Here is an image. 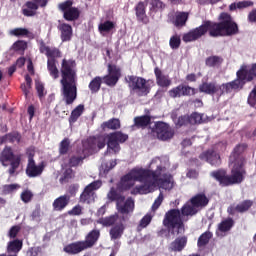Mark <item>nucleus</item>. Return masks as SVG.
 <instances>
[{
    "instance_id": "f257e3e1",
    "label": "nucleus",
    "mask_w": 256,
    "mask_h": 256,
    "mask_svg": "<svg viewBox=\"0 0 256 256\" xmlns=\"http://www.w3.org/2000/svg\"><path fill=\"white\" fill-rule=\"evenodd\" d=\"M219 22L206 20L197 28L183 34L182 41L191 43L201 39L203 35L209 33L210 37H233L239 33V25L233 21L231 14L222 12L219 17Z\"/></svg>"
},
{
    "instance_id": "f03ea898",
    "label": "nucleus",
    "mask_w": 256,
    "mask_h": 256,
    "mask_svg": "<svg viewBox=\"0 0 256 256\" xmlns=\"http://www.w3.org/2000/svg\"><path fill=\"white\" fill-rule=\"evenodd\" d=\"M247 144L242 143L235 146L233 149L230 160L234 163L231 169V175L227 174V170L218 169L211 172V177L218 181L221 187H231V185H240L245 181V175L247 171L245 170V159L241 157L244 151H247Z\"/></svg>"
},
{
    "instance_id": "7ed1b4c3",
    "label": "nucleus",
    "mask_w": 256,
    "mask_h": 256,
    "mask_svg": "<svg viewBox=\"0 0 256 256\" xmlns=\"http://www.w3.org/2000/svg\"><path fill=\"white\" fill-rule=\"evenodd\" d=\"M154 175L149 169L134 168L126 175L122 176L120 182L117 184L118 191H129L131 195H147L151 193V186L153 185ZM143 183L135 187V182Z\"/></svg>"
},
{
    "instance_id": "20e7f679",
    "label": "nucleus",
    "mask_w": 256,
    "mask_h": 256,
    "mask_svg": "<svg viewBox=\"0 0 256 256\" xmlns=\"http://www.w3.org/2000/svg\"><path fill=\"white\" fill-rule=\"evenodd\" d=\"M61 91L66 105H73L77 99V62L64 58L60 68Z\"/></svg>"
},
{
    "instance_id": "39448f33",
    "label": "nucleus",
    "mask_w": 256,
    "mask_h": 256,
    "mask_svg": "<svg viewBox=\"0 0 256 256\" xmlns=\"http://www.w3.org/2000/svg\"><path fill=\"white\" fill-rule=\"evenodd\" d=\"M128 139L129 135L124 134L121 131L101 136H93L87 140V150L97 152L101 151V149H105V145H107L108 151H113V153L117 154L121 151L120 143H125Z\"/></svg>"
},
{
    "instance_id": "423d86ee",
    "label": "nucleus",
    "mask_w": 256,
    "mask_h": 256,
    "mask_svg": "<svg viewBox=\"0 0 256 256\" xmlns=\"http://www.w3.org/2000/svg\"><path fill=\"white\" fill-rule=\"evenodd\" d=\"M107 199L112 203L116 202V209L122 215L121 220L129 221V214L135 211V201H133V198L129 197L125 200V196L112 187L107 194Z\"/></svg>"
},
{
    "instance_id": "0eeeda50",
    "label": "nucleus",
    "mask_w": 256,
    "mask_h": 256,
    "mask_svg": "<svg viewBox=\"0 0 256 256\" xmlns=\"http://www.w3.org/2000/svg\"><path fill=\"white\" fill-rule=\"evenodd\" d=\"M162 224L171 235H181L185 231V223L179 209L168 210L164 215Z\"/></svg>"
},
{
    "instance_id": "6e6552de",
    "label": "nucleus",
    "mask_w": 256,
    "mask_h": 256,
    "mask_svg": "<svg viewBox=\"0 0 256 256\" xmlns=\"http://www.w3.org/2000/svg\"><path fill=\"white\" fill-rule=\"evenodd\" d=\"M233 91L238 93L234 80L221 85L217 84V82H203L199 85V92L204 93L205 95H217V97H223L225 93L229 95V93H233Z\"/></svg>"
},
{
    "instance_id": "1a4fd4ad",
    "label": "nucleus",
    "mask_w": 256,
    "mask_h": 256,
    "mask_svg": "<svg viewBox=\"0 0 256 256\" xmlns=\"http://www.w3.org/2000/svg\"><path fill=\"white\" fill-rule=\"evenodd\" d=\"M131 93H135L137 97H147L151 93L150 80H147L141 76L128 75L125 77Z\"/></svg>"
},
{
    "instance_id": "9d476101",
    "label": "nucleus",
    "mask_w": 256,
    "mask_h": 256,
    "mask_svg": "<svg viewBox=\"0 0 256 256\" xmlns=\"http://www.w3.org/2000/svg\"><path fill=\"white\" fill-rule=\"evenodd\" d=\"M0 162L3 167H9L8 174L10 177L17 175V169L21 166V154H15L13 148L6 146L0 154Z\"/></svg>"
},
{
    "instance_id": "9b49d317",
    "label": "nucleus",
    "mask_w": 256,
    "mask_h": 256,
    "mask_svg": "<svg viewBox=\"0 0 256 256\" xmlns=\"http://www.w3.org/2000/svg\"><path fill=\"white\" fill-rule=\"evenodd\" d=\"M254 79H256V63L252 64L250 67L242 65L236 72V79H234L237 91L243 90L245 85L251 83Z\"/></svg>"
},
{
    "instance_id": "f8f14e48",
    "label": "nucleus",
    "mask_w": 256,
    "mask_h": 256,
    "mask_svg": "<svg viewBox=\"0 0 256 256\" xmlns=\"http://www.w3.org/2000/svg\"><path fill=\"white\" fill-rule=\"evenodd\" d=\"M151 129V135L159 141H171L175 137V129L163 121L155 122Z\"/></svg>"
},
{
    "instance_id": "ddd939ff",
    "label": "nucleus",
    "mask_w": 256,
    "mask_h": 256,
    "mask_svg": "<svg viewBox=\"0 0 256 256\" xmlns=\"http://www.w3.org/2000/svg\"><path fill=\"white\" fill-rule=\"evenodd\" d=\"M159 172H158V171ZM156 171H152L150 170V173H152L154 175L153 179V185L150 186V191L151 189H153V187H160V189H165V191H171V189H173V181H172V177L171 175L165 174L163 175L162 178L161 177V166L157 167Z\"/></svg>"
},
{
    "instance_id": "4468645a",
    "label": "nucleus",
    "mask_w": 256,
    "mask_h": 256,
    "mask_svg": "<svg viewBox=\"0 0 256 256\" xmlns=\"http://www.w3.org/2000/svg\"><path fill=\"white\" fill-rule=\"evenodd\" d=\"M59 11L63 13L65 21H77L79 19V8L73 7V0H66L58 5Z\"/></svg>"
},
{
    "instance_id": "2eb2a0df",
    "label": "nucleus",
    "mask_w": 256,
    "mask_h": 256,
    "mask_svg": "<svg viewBox=\"0 0 256 256\" xmlns=\"http://www.w3.org/2000/svg\"><path fill=\"white\" fill-rule=\"evenodd\" d=\"M101 185L102 183L100 180H96L88 184L84 188L83 192L80 194L79 202L83 204L86 203L87 205H91V203L95 201V191H97V189H101Z\"/></svg>"
},
{
    "instance_id": "dca6fc26",
    "label": "nucleus",
    "mask_w": 256,
    "mask_h": 256,
    "mask_svg": "<svg viewBox=\"0 0 256 256\" xmlns=\"http://www.w3.org/2000/svg\"><path fill=\"white\" fill-rule=\"evenodd\" d=\"M121 79V68L117 65L109 64L108 65V75L102 77V83H105L108 87H115Z\"/></svg>"
},
{
    "instance_id": "f3484780",
    "label": "nucleus",
    "mask_w": 256,
    "mask_h": 256,
    "mask_svg": "<svg viewBox=\"0 0 256 256\" xmlns=\"http://www.w3.org/2000/svg\"><path fill=\"white\" fill-rule=\"evenodd\" d=\"M33 1H27L23 5L22 15H24V17H35V15H37V9H39V7H47V3H49V0H33Z\"/></svg>"
},
{
    "instance_id": "a211bd4d",
    "label": "nucleus",
    "mask_w": 256,
    "mask_h": 256,
    "mask_svg": "<svg viewBox=\"0 0 256 256\" xmlns=\"http://www.w3.org/2000/svg\"><path fill=\"white\" fill-rule=\"evenodd\" d=\"M199 159L200 161H205L206 163H209V165H212V167H219V165H221V155H219V153L213 148L202 152L199 155Z\"/></svg>"
},
{
    "instance_id": "6ab92c4d",
    "label": "nucleus",
    "mask_w": 256,
    "mask_h": 256,
    "mask_svg": "<svg viewBox=\"0 0 256 256\" xmlns=\"http://www.w3.org/2000/svg\"><path fill=\"white\" fill-rule=\"evenodd\" d=\"M45 170V162H41L39 165L35 164L33 157H29L26 167V175L30 178L39 177Z\"/></svg>"
},
{
    "instance_id": "aec40b11",
    "label": "nucleus",
    "mask_w": 256,
    "mask_h": 256,
    "mask_svg": "<svg viewBox=\"0 0 256 256\" xmlns=\"http://www.w3.org/2000/svg\"><path fill=\"white\" fill-rule=\"evenodd\" d=\"M253 207V200H243L242 202L235 205H230L227 208L228 215H235L236 213H247L249 209Z\"/></svg>"
},
{
    "instance_id": "412c9836",
    "label": "nucleus",
    "mask_w": 256,
    "mask_h": 256,
    "mask_svg": "<svg viewBox=\"0 0 256 256\" xmlns=\"http://www.w3.org/2000/svg\"><path fill=\"white\" fill-rule=\"evenodd\" d=\"M190 205H193L194 209L201 211L209 205V198L205 193L201 192L192 196L189 200Z\"/></svg>"
},
{
    "instance_id": "4be33fe9",
    "label": "nucleus",
    "mask_w": 256,
    "mask_h": 256,
    "mask_svg": "<svg viewBox=\"0 0 256 256\" xmlns=\"http://www.w3.org/2000/svg\"><path fill=\"white\" fill-rule=\"evenodd\" d=\"M154 74L158 87H162V89H168V87H171L173 81L169 75L163 74V71L159 67L154 68Z\"/></svg>"
},
{
    "instance_id": "5701e85b",
    "label": "nucleus",
    "mask_w": 256,
    "mask_h": 256,
    "mask_svg": "<svg viewBox=\"0 0 256 256\" xmlns=\"http://www.w3.org/2000/svg\"><path fill=\"white\" fill-rule=\"evenodd\" d=\"M136 18L139 23L143 25H148L149 17L147 16V4L145 2H139L135 8Z\"/></svg>"
},
{
    "instance_id": "b1692460",
    "label": "nucleus",
    "mask_w": 256,
    "mask_h": 256,
    "mask_svg": "<svg viewBox=\"0 0 256 256\" xmlns=\"http://www.w3.org/2000/svg\"><path fill=\"white\" fill-rule=\"evenodd\" d=\"M125 222L126 221L122 220L120 217V221L111 227L109 235L112 241H117V239L123 237V233H125Z\"/></svg>"
},
{
    "instance_id": "393cba45",
    "label": "nucleus",
    "mask_w": 256,
    "mask_h": 256,
    "mask_svg": "<svg viewBox=\"0 0 256 256\" xmlns=\"http://www.w3.org/2000/svg\"><path fill=\"white\" fill-rule=\"evenodd\" d=\"M87 248L83 241H76L64 246L63 251L68 255H79L82 251H85Z\"/></svg>"
},
{
    "instance_id": "a878e982",
    "label": "nucleus",
    "mask_w": 256,
    "mask_h": 256,
    "mask_svg": "<svg viewBox=\"0 0 256 256\" xmlns=\"http://www.w3.org/2000/svg\"><path fill=\"white\" fill-rule=\"evenodd\" d=\"M40 53H44L48 59H59L61 58V50L57 47H49L45 42L40 43Z\"/></svg>"
},
{
    "instance_id": "bb28decb",
    "label": "nucleus",
    "mask_w": 256,
    "mask_h": 256,
    "mask_svg": "<svg viewBox=\"0 0 256 256\" xmlns=\"http://www.w3.org/2000/svg\"><path fill=\"white\" fill-rule=\"evenodd\" d=\"M99 237H101V231L99 229H93L86 235L85 240H82V242L86 246V249H91V247L97 244Z\"/></svg>"
},
{
    "instance_id": "cd10ccee",
    "label": "nucleus",
    "mask_w": 256,
    "mask_h": 256,
    "mask_svg": "<svg viewBox=\"0 0 256 256\" xmlns=\"http://www.w3.org/2000/svg\"><path fill=\"white\" fill-rule=\"evenodd\" d=\"M58 31H60V39L62 43H67L73 39V27L70 24L62 23L58 26Z\"/></svg>"
},
{
    "instance_id": "c85d7f7f",
    "label": "nucleus",
    "mask_w": 256,
    "mask_h": 256,
    "mask_svg": "<svg viewBox=\"0 0 256 256\" xmlns=\"http://www.w3.org/2000/svg\"><path fill=\"white\" fill-rule=\"evenodd\" d=\"M71 203V196L65 194L61 195L54 200L52 203L53 211H64L67 206Z\"/></svg>"
},
{
    "instance_id": "c756f323",
    "label": "nucleus",
    "mask_w": 256,
    "mask_h": 256,
    "mask_svg": "<svg viewBox=\"0 0 256 256\" xmlns=\"http://www.w3.org/2000/svg\"><path fill=\"white\" fill-rule=\"evenodd\" d=\"M23 249V240L14 239L7 244L6 251L9 255H19V251Z\"/></svg>"
},
{
    "instance_id": "7c9ffc66",
    "label": "nucleus",
    "mask_w": 256,
    "mask_h": 256,
    "mask_svg": "<svg viewBox=\"0 0 256 256\" xmlns=\"http://www.w3.org/2000/svg\"><path fill=\"white\" fill-rule=\"evenodd\" d=\"M9 35L11 37H27L28 39H35V34L33 32L29 31L27 28H14L9 31Z\"/></svg>"
},
{
    "instance_id": "2f4dec72",
    "label": "nucleus",
    "mask_w": 256,
    "mask_h": 256,
    "mask_svg": "<svg viewBox=\"0 0 256 256\" xmlns=\"http://www.w3.org/2000/svg\"><path fill=\"white\" fill-rule=\"evenodd\" d=\"M119 220V214H112L110 216L99 218L96 223L102 227H114L115 223Z\"/></svg>"
},
{
    "instance_id": "473e14b6",
    "label": "nucleus",
    "mask_w": 256,
    "mask_h": 256,
    "mask_svg": "<svg viewBox=\"0 0 256 256\" xmlns=\"http://www.w3.org/2000/svg\"><path fill=\"white\" fill-rule=\"evenodd\" d=\"M151 125V116L142 115L134 118V127L137 129H147Z\"/></svg>"
},
{
    "instance_id": "72a5a7b5",
    "label": "nucleus",
    "mask_w": 256,
    "mask_h": 256,
    "mask_svg": "<svg viewBox=\"0 0 256 256\" xmlns=\"http://www.w3.org/2000/svg\"><path fill=\"white\" fill-rule=\"evenodd\" d=\"M103 85V77L95 76L88 84V89L91 95H96L98 91H101V86Z\"/></svg>"
},
{
    "instance_id": "f704fd0d",
    "label": "nucleus",
    "mask_w": 256,
    "mask_h": 256,
    "mask_svg": "<svg viewBox=\"0 0 256 256\" xmlns=\"http://www.w3.org/2000/svg\"><path fill=\"white\" fill-rule=\"evenodd\" d=\"M187 246V237L182 236L176 238L173 242L170 244V250L174 252H180Z\"/></svg>"
},
{
    "instance_id": "c9c22d12",
    "label": "nucleus",
    "mask_w": 256,
    "mask_h": 256,
    "mask_svg": "<svg viewBox=\"0 0 256 256\" xmlns=\"http://www.w3.org/2000/svg\"><path fill=\"white\" fill-rule=\"evenodd\" d=\"M21 133L12 131L1 137V143H21Z\"/></svg>"
},
{
    "instance_id": "e433bc0d",
    "label": "nucleus",
    "mask_w": 256,
    "mask_h": 256,
    "mask_svg": "<svg viewBox=\"0 0 256 256\" xmlns=\"http://www.w3.org/2000/svg\"><path fill=\"white\" fill-rule=\"evenodd\" d=\"M233 227H235V220L228 217L218 224V231H220V233H229Z\"/></svg>"
},
{
    "instance_id": "4c0bfd02",
    "label": "nucleus",
    "mask_w": 256,
    "mask_h": 256,
    "mask_svg": "<svg viewBox=\"0 0 256 256\" xmlns=\"http://www.w3.org/2000/svg\"><path fill=\"white\" fill-rule=\"evenodd\" d=\"M199 213L198 210L195 209L193 204L186 203L180 209V217H193Z\"/></svg>"
},
{
    "instance_id": "58836bf2",
    "label": "nucleus",
    "mask_w": 256,
    "mask_h": 256,
    "mask_svg": "<svg viewBox=\"0 0 256 256\" xmlns=\"http://www.w3.org/2000/svg\"><path fill=\"white\" fill-rule=\"evenodd\" d=\"M27 47H29L27 41L17 40L12 44L11 51H14V53H18L19 55H25V51H27Z\"/></svg>"
},
{
    "instance_id": "ea45409f",
    "label": "nucleus",
    "mask_w": 256,
    "mask_h": 256,
    "mask_svg": "<svg viewBox=\"0 0 256 256\" xmlns=\"http://www.w3.org/2000/svg\"><path fill=\"white\" fill-rule=\"evenodd\" d=\"M47 70L50 74V77H52V79H54V80L59 79V68H57V60L48 59L47 60Z\"/></svg>"
},
{
    "instance_id": "a19ab883",
    "label": "nucleus",
    "mask_w": 256,
    "mask_h": 256,
    "mask_svg": "<svg viewBox=\"0 0 256 256\" xmlns=\"http://www.w3.org/2000/svg\"><path fill=\"white\" fill-rule=\"evenodd\" d=\"M187 19H189V14L187 12H179L176 14L172 23L175 27H185V25H187Z\"/></svg>"
},
{
    "instance_id": "79ce46f5",
    "label": "nucleus",
    "mask_w": 256,
    "mask_h": 256,
    "mask_svg": "<svg viewBox=\"0 0 256 256\" xmlns=\"http://www.w3.org/2000/svg\"><path fill=\"white\" fill-rule=\"evenodd\" d=\"M85 111V105L79 104L74 110H72L71 115L69 117V123L70 125H73V123H77V120L81 115H83V112Z\"/></svg>"
},
{
    "instance_id": "37998d69",
    "label": "nucleus",
    "mask_w": 256,
    "mask_h": 256,
    "mask_svg": "<svg viewBox=\"0 0 256 256\" xmlns=\"http://www.w3.org/2000/svg\"><path fill=\"white\" fill-rule=\"evenodd\" d=\"M205 65L206 67H221L223 65V57L217 55L207 57Z\"/></svg>"
},
{
    "instance_id": "c03bdc74",
    "label": "nucleus",
    "mask_w": 256,
    "mask_h": 256,
    "mask_svg": "<svg viewBox=\"0 0 256 256\" xmlns=\"http://www.w3.org/2000/svg\"><path fill=\"white\" fill-rule=\"evenodd\" d=\"M211 239H213L212 232L206 231V232L202 233L197 241L198 247L201 248V247H205V246L209 245V241H211Z\"/></svg>"
},
{
    "instance_id": "a18cd8bd",
    "label": "nucleus",
    "mask_w": 256,
    "mask_h": 256,
    "mask_svg": "<svg viewBox=\"0 0 256 256\" xmlns=\"http://www.w3.org/2000/svg\"><path fill=\"white\" fill-rule=\"evenodd\" d=\"M103 129H111L112 131H117L121 129V121L118 118H112L102 124Z\"/></svg>"
},
{
    "instance_id": "49530a36",
    "label": "nucleus",
    "mask_w": 256,
    "mask_h": 256,
    "mask_svg": "<svg viewBox=\"0 0 256 256\" xmlns=\"http://www.w3.org/2000/svg\"><path fill=\"white\" fill-rule=\"evenodd\" d=\"M59 155H67L69 151H71V140L69 138H64L60 143H59Z\"/></svg>"
},
{
    "instance_id": "de8ad7c7",
    "label": "nucleus",
    "mask_w": 256,
    "mask_h": 256,
    "mask_svg": "<svg viewBox=\"0 0 256 256\" xmlns=\"http://www.w3.org/2000/svg\"><path fill=\"white\" fill-rule=\"evenodd\" d=\"M115 29V23L113 21H105L104 23H100L98 26V31L103 35V33H110V31H113Z\"/></svg>"
},
{
    "instance_id": "09e8293b",
    "label": "nucleus",
    "mask_w": 256,
    "mask_h": 256,
    "mask_svg": "<svg viewBox=\"0 0 256 256\" xmlns=\"http://www.w3.org/2000/svg\"><path fill=\"white\" fill-rule=\"evenodd\" d=\"M168 97H170V99H180V97H184L182 84L170 89L168 91Z\"/></svg>"
},
{
    "instance_id": "8fccbe9b",
    "label": "nucleus",
    "mask_w": 256,
    "mask_h": 256,
    "mask_svg": "<svg viewBox=\"0 0 256 256\" xmlns=\"http://www.w3.org/2000/svg\"><path fill=\"white\" fill-rule=\"evenodd\" d=\"M247 7H253V1H241L238 3H232L229 5V11H236L237 9H247Z\"/></svg>"
},
{
    "instance_id": "3c124183",
    "label": "nucleus",
    "mask_w": 256,
    "mask_h": 256,
    "mask_svg": "<svg viewBox=\"0 0 256 256\" xmlns=\"http://www.w3.org/2000/svg\"><path fill=\"white\" fill-rule=\"evenodd\" d=\"M170 49L177 50L181 47V36L179 34H175L170 37L169 40Z\"/></svg>"
},
{
    "instance_id": "603ef678",
    "label": "nucleus",
    "mask_w": 256,
    "mask_h": 256,
    "mask_svg": "<svg viewBox=\"0 0 256 256\" xmlns=\"http://www.w3.org/2000/svg\"><path fill=\"white\" fill-rule=\"evenodd\" d=\"M75 178V172L73 169L68 168L64 171L63 176L60 178V183H69L71 179Z\"/></svg>"
},
{
    "instance_id": "864d4df0",
    "label": "nucleus",
    "mask_w": 256,
    "mask_h": 256,
    "mask_svg": "<svg viewBox=\"0 0 256 256\" xmlns=\"http://www.w3.org/2000/svg\"><path fill=\"white\" fill-rule=\"evenodd\" d=\"M182 95L184 97H193V95H197V89L189 85L182 84Z\"/></svg>"
},
{
    "instance_id": "5fc2aeb1",
    "label": "nucleus",
    "mask_w": 256,
    "mask_h": 256,
    "mask_svg": "<svg viewBox=\"0 0 256 256\" xmlns=\"http://www.w3.org/2000/svg\"><path fill=\"white\" fill-rule=\"evenodd\" d=\"M85 160V157L83 156H71L69 159V167H79V165H83V161Z\"/></svg>"
},
{
    "instance_id": "6e6d98bb",
    "label": "nucleus",
    "mask_w": 256,
    "mask_h": 256,
    "mask_svg": "<svg viewBox=\"0 0 256 256\" xmlns=\"http://www.w3.org/2000/svg\"><path fill=\"white\" fill-rule=\"evenodd\" d=\"M20 199L23 203H31L33 200V192L29 189L24 190L20 195Z\"/></svg>"
},
{
    "instance_id": "4d7b16f0",
    "label": "nucleus",
    "mask_w": 256,
    "mask_h": 256,
    "mask_svg": "<svg viewBox=\"0 0 256 256\" xmlns=\"http://www.w3.org/2000/svg\"><path fill=\"white\" fill-rule=\"evenodd\" d=\"M150 11H159V9H165V3L161 0H150Z\"/></svg>"
},
{
    "instance_id": "13d9d810",
    "label": "nucleus",
    "mask_w": 256,
    "mask_h": 256,
    "mask_svg": "<svg viewBox=\"0 0 256 256\" xmlns=\"http://www.w3.org/2000/svg\"><path fill=\"white\" fill-rule=\"evenodd\" d=\"M189 117L190 120V125H197L199 123H202L203 121V116L201 114L194 112L192 113Z\"/></svg>"
},
{
    "instance_id": "bf43d9fd",
    "label": "nucleus",
    "mask_w": 256,
    "mask_h": 256,
    "mask_svg": "<svg viewBox=\"0 0 256 256\" xmlns=\"http://www.w3.org/2000/svg\"><path fill=\"white\" fill-rule=\"evenodd\" d=\"M68 215L72 217H77L79 215H83V206L77 204L71 210L68 211Z\"/></svg>"
},
{
    "instance_id": "052dcab7",
    "label": "nucleus",
    "mask_w": 256,
    "mask_h": 256,
    "mask_svg": "<svg viewBox=\"0 0 256 256\" xmlns=\"http://www.w3.org/2000/svg\"><path fill=\"white\" fill-rule=\"evenodd\" d=\"M35 88H36V91L38 93V97L39 99H43V97H45L46 93H45V86L43 85L42 82H36L35 83Z\"/></svg>"
},
{
    "instance_id": "680f3d73",
    "label": "nucleus",
    "mask_w": 256,
    "mask_h": 256,
    "mask_svg": "<svg viewBox=\"0 0 256 256\" xmlns=\"http://www.w3.org/2000/svg\"><path fill=\"white\" fill-rule=\"evenodd\" d=\"M151 215H145L141 220H140V223H139V226H138V231H140L141 229H145V227H147L149 225V223H151Z\"/></svg>"
},
{
    "instance_id": "e2e57ef3",
    "label": "nucleus",
    "mask_w": 256,
    "mask_h": 256,
    "mask_svg": "<svg viewBox=\"0 0 256 256\" xmlns=\"http://www.w3.org/2000/svg\"><path fill=\"white\" fill-rule=\"evenodd\" d=\"M185 125H191V122L189 120V116H187V115L180 116L178 118V120L176 121V126L177 127H183Z\"/></svg>"
},
{
    "instance_id": "0e129e2a",
    "label": "nucleus",
    "mask_w": 256,
    "mask_h": 256,
    "mask_svg": "<svg viewBox=\"0 0 256 256\" xmlns=\"http://www.w3.org/2000/svg\"><path fill=\"white\" fill-rule=\"evenodd\" d=\"M163 192H160V194L158 195V197L155 199L154 203L152 204V211H157V209H159V207H161L162 203H163Z\"/></svg>"
},
{
    "instance_id": "69168bd1",
    "label": "nucleus",
    "mask_w": 256,
    "mask_h": 256,
    "mask_svg": "<svg viewBox=\"0 0 256 256\" xmlns=\"http://www.w3.org/2000/svg\"><path fill=\"white\" fill-rule=\"evenodd\" d=\"M19 231H21V226H12L8 232V236L10 237V239H15V237L19 235Z\"/></svg>"
},
{
    "instance_id": "338daca9",
    "label": "nucleus",
    "mask_w": 256,
    "mask_h": 256,
    "mask_svg": "<svg viewBox=\"0 0 256 256\" xmlns=\"http://www.w3.org/2000/svg\"><path fill=\"white\" fill-rule=\"evenodd\" d=\"M17 189V184H8L4 185L3 187V194L4 195H9V193H13Z\"/></svg>"
},
{
    "instance_id": "774afa93",
    "label": "nucleus",
    "mask_w": 256,
    "mask_h": 256,
    "mask_svg": "<svg viewBox=\"0 0 256 256\" xmlns=\"http://www.w3.org/2000/svg\"><path fill=\"white\" fill-rule=\"evenodd\" d=\"M248 21H249V23H256V9H253L248 14Z\"/></svg>"
}]
</instances>
